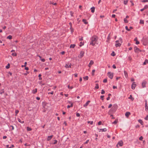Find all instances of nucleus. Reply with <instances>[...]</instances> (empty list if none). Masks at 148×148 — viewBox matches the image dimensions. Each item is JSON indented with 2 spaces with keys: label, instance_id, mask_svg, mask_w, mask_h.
<instances>
[{
  "label": "nucleus",
  "instance_id": "obj_1",
  "mask_svg": "<svg viewBox=\"0 0 148 148\" xmlns=\"http://www.w3.org/2000/svg\"><path fill=\"white\" fill-rule=\"evenodd\" d=\"M98 39V38L96 36H93L90 39L91 41L90 45L94 46Z\"/></svg>",
  "mask_w": 148,
  "mask_h": 148
},
{
  "label": "nucleus",
  "instance_id": "obj_2",
  "mask_svg": "<svg viewBox=\"0 0 148 148\" xmlns=\"http://www.w3.org/2000/svg\"><path fill=\"white\" fill-rule=\"evenodd\" d=\"M117 108V105L116 104H114L113 105L111 109L113 111V112H115Z\"/></svg>",
  "mask_w": 148,
  "mask_h": 148
},
{
  "label": "nucleus",
  "instance_id": "obj_3",
  "mask_svg": "<svg viewBox=\"0 0 148 148\" xmlns=\"http://www.w3.org/2000/svg\"><path fill=\"white\" fill-rule=\"evenodd\" d=\"M107 75L109 77L110 79H112L113 76V73H112L110 72H109L107 73Z\"/></svg>",
  "mask_w": 148,
  "mask_h": 148
},
{
  "label": "nucleus",
  "instance_id": "obj_4",
  "mask_svg": "<svg viewBox=\"0 0 148 148\" xmlns=\"http://www.w3.org/2000/svg\"><path fill=\"white\" fill-rule=\"evenodd\" d=\"M134 52L136 53H138L139 52H141L142 51L140 49L136 46L134 47Z\"/></svg>",
  "mask_w": 148,
  "mask_h": 148
},
{
  "label": "nucleus",
  "instance_id": "obj_5",
  "mask_svg": "<svg viewBox=\"0 0 148 148\" xmlns=\"http://www.w3.org/2000/svg\"><path fill=\"white\" fill-rule=\"evenodd\" d=\"M123 142L121 140L116 145V147H119V146L120 147L122 146H123Z\"/></svg>",
  "mask_w": 148,
  "mask_h": 148
},
{
  "label": "nucleus",
  "instance_id": "obj_6",
  "mask_svg": "<svg viewBox=\"0 0 148 148\" xmlns=\"http://www.w3.org/2000/svg\"><path fill=\"white\" fill-rule=\"evenodd\" d=\"M136 83L133 82L131 85V88L133 90H134L135 87H136Z\"/></svg>",
  "mask_w": 148,
  "mask_h": 148
},
{
  "label": "nucleus",
  "instance_id": "obj_7",
  "mask_svg": "<svg viewBox=\"0 0 148 148\" xmlns=\"http://www.w3.org/2000/svg\"><path fill=\"white\" fill-rule=\"evenodd\" d=\"M114 113L115 112H113V111L110 109L108 111V114L110 115V116H113L112 114Z\"/></svg>",
  "mask_w": 148,
  "mask_h": 148
},
{
  "label": "nucleus",
  "instance_id": "obj_8",
  "mask_svg": "<svg viewBox=\"0 0 148 148\" xmlns=\"http://www.w3.org/2000/svg\"><path fill=\"white\" fill-rule=\"evenodd\" d=\"M84 51H81L80 52V57H79L80 58H82L84 56Z\"/></svg>",
  "mask_w": 148,
  "mask_h": 148
},
{
  "label": "nucleus",
  "instance_id": "obj_9",
  "mask_svg": "<svg viewBox=\"0 0 148 148\" xmlns=\"http://www.w3.org/2000/svg\"><path fill=\"white\" fill-rule=\"evenodd\" d=\"M71 64L70 63V64H69L68 63V64H66L65 65V67H66V68H71Z\"/></svg>",
  "mask_w": 148,
  "mask_h": 148
},
{
  "label": "nucleus",
  "instance_id": "obj_10",
  "mask_svg": "<svg viewBox=\"0 0 148 148\" xmlns=\"http://www.w3.org/2000/svg\"><path fill=\"white\" fill-rule=\"evenodd\" d=\"M99 132L101 131L102 132H106L107 130V129L106 128L103 129H99Z\"/></svg>",
  "mask_w": 148,
  "mask_h": 148
},
{
  "label": "nucleus",
  "instance_id": "obj_11",
  "mask_svg": "<svg viewBox=\"0 0 148 148\" xmlns=\"http://www.w3.org/2000/svg\"><path fill=\"white\" fill-rule=\"evenodd\" d=\"M53 136V135L48 136L47 137V141H49L51 139Z\"/></svg>",
  "mask_w": 148,
  "mask_h": 148
},
{
  "label": "nucleus",
  "instance_id": "obj_12",
  "mask_svg": "<svg viewBox=\"0 0 148 148\" xmlns=\"http://www.w3.org/2000/svg\"><path fill=\"white\" fill-rule=\"evenodd\" d=\"M90 102V101H87L85 103V104H84L83 106L84 107H86L89 104V103Z\"/></svg>",
  "mask_w": 148,
  "mask_h": 148
},
{
  "label": "nucleus",
  "instance_id": "obj_13",
  "mask_svg": "<svg viewBox=\"0 0 148 148\" xmlns=\"http://www.w3.org/2000/svg\"><path fill=\"white\" fill-rule=\"evenodd\" d=\"M117 42H119L121 43L122 42V39L121 38H120L118 40H117L116 41V43H117Z\"/></svg>",
  "mask_w": 148,
  "mask_h": 148
},
{
  "label": "nucleus",
  "instance_id": "obj_14",
  "mask_svg": "<svg viewBox=\"0 0 148 148\" xmlns=\"http://www.w3.org/2000/svg\"><path fill=\"white\" fill-rule=\"evenodd\" d=\"M37 92V88H35L34 90H32V92L34 94H36Z\"/></svg>",
  "mask_w": 148,
  "mask_h": 148
},
{
  "label": "nucleus",
  "instance_id": "obj_15",
  "mask_svg": "<svg viewBox=\"0 0 148 148\" xmlns=\"http://www.w3.org/2000/svg\"><path fill=\"white\" fill-rule=\"evenodd\" d=\"M115 46L116 47H120L121 46V43L119 42H117V43H116L115 44Z\"/></svg>",
  "mask_w": 148,
  "mask_h": 148
},
{
  "label": "nucleus",
  "instance_id": "obj_16",
  "mask_svg": "<svg viewBox=\"0 0 148 148\" xmlns=\"http://www.w3.org/2000/svg\"><path fill=\"white\" fill-rule=\"evenodd\" d=\"M134 41H135L136 42V45H138L139 44V41H138L137 40V38H136L134 39Z\"/></svg>",
  "mask_w": 148,
  "mask_h": 148
},
{
  "label": "nucleus",
  "instance_id": "obj_17",
  "mask_svg": "<svg viewBox=\"0 0 148 148\" xmlns=\"http://www.w3.org/2000/svg\"><path fill=\"white\" fill-rule=\"evenodd\" d=\"M82 21L85 24H88V22L87 21V20L85 19H83L82 20Z\"/></svg>",
  "mask_w": 148,
  "mask_h": 148
},
{
  "label": "nucleus",
  "instance_id": "obj_18",
  "mask_svg": "<svg viewBox=\"0 0 148 148\" xmlns=\"http://www.w3.org/2000/svg\"><path fill=\"white\" fill-rule=\"evenodd\" d=\"M124 75L125 77L126 78H127L128 77V74L127 72L125 71H124Z\"/></svg>",
  "mask_w": 148,
  "mask_h": 148
},
{
  "label": "nucleus",
  "instance_id": "obj_19",
  "mask_svg": "<svg viewBox=\"0 0 148 148\" xmlns=\"http://www.w3.org/2000/svg\"><path fill=\"white\" fill-rule=\"evenodd\" d=\"M95 7H93L91 8V12L92 13H94L95 12Z\"/></svg>",
  "mask_w": 148,
  "mask_h": 148
},
{
  "label": "nucleus",
  "instance_id": "obj_20",
  "mask_svg": "<svg viewBox=\"0 0 148 148\" xmlns=\"http://www.w3.org/2000/svg\"><path fill=\"white\" fill-rule=\"evenodd\" d=\"M75 46V44H71L70 45V48H74Z\"/></svg>",
  "mask_w": 148,
  "mask_h": 148
},
{
  "label": "nucleus",
  "instance_id": "obj_21",
  "mask_svg": "<svg viewBox=\"0 0 148 148\" xmlns=\"http://www.w3.org/2000/svg\"><path fill=\"white\" fill-rule=\"evenodd\" d=\"M146 82H143L142 84V86L143 88H144L145 87Z\"/></svg>",
  "mask_w": 148,
  "mask_h": 148
},
{
  "label": "nucleus",
  "instance_id": "obj_22",
  "mask_svg": "<svg viewBox=\"0 0 148 148\" xmlns=\"http://www.w3.org/2000/svg\"><path fill=\"white\" fill-rule=\"evenodd\" d=\"M17 120H18V121L19 122L21 123H22V124L24 122V121H21V119L19 118H18L17 119Z\"/></svg>",
  "mask_w": 148,
  "mask_h": 148
},
{
  "label": "nucleus",
  "instance_id": "obj_23",
  "mask_svg": "<svg viewBox=\"0 0 148 148\" xmlns=\"http://www.w3.org/2000/svg\"><path fill=\"white\" fill-rule=\"evenodd\" d=\"M138 122L141 124V125H143V123L142 120L141 119H139L138 120Z\"/></svg>",
  "mask_w": 148,
  "mask_h": 148
},
{
  "label": "nucleus",
  "instance_id": "obj_24",
  "mask_svg": "<svg viewBox=\"0 0 148 148\" xmlns=\"http://www.w3.org/2000/svg\"><path fill=\"white\" fill-rule=\"evenodd\" d=\"M130 115V112H127L125 114V116L127 117H128Z\"/></svg>",
  "mask_w": 148,
  "mask_h": 148
},
{
  "label": "nucleus",
  "instance_id": "obj_25",
  "mask_svg": "<svg viewBox=\"0 0 148 148\" xmlns=\"http://www.w3.org/2000/svg\"><path fill=\"white\" fill-rule=\"evenodd\" d=\"M27 130L28 131H30L32 130L31 128L29 127H27L26 128Z\"/></svg>",
  "mask_w": 148,
  "mask_h": 148
},
{
  "label": "nucleus",
  "instance_id": "obj_26",
  "mask_svg": "<svg viewBox=\"0 0 148 148\" xmlns=\"http://www.w3.org/2000/svg\"><path fill=\"white\" fill-rule=\"evenodd\" d=\"M148 63V60L147 59L145 60L143 63L144 65H146L147 63Z\"/></svg>",
  "mask_w": 148,
  "mask_h": 148
},
{
  "label": "nucleus",
  "instance_id": "obj_27",
  "mask_svg": "<svg viewBox=\"0 0 148 148\" xmlns=\"http://www.w3.org/2000/svg\"><path fill=\"white\" fill-rule=\"evenodd\" d=\"M96 86L95 87V88L96 89H98L99 88V84H96Z\"/></svg>",
  "mask_w": 148,
  "mask_h": 148
},
{
  "label": "nucleus",
  "instance_id": "obj_28",
  "mask_svg": "<svg viewBox=\"0 0 148 148\" xmlns=\"http://www.w3.org/2000/svg\"><path fill=\"white\" fill-rule=\"evenodd\" d=\"M10 64L9 63H8L7 65L5 66V68L6 69H8L10 68Z\"/></svg>",
  "mask_w": 148,
  "mask_h": 148
},
{
  "label": "nucleus",
  "instance_id": "obj_29",
  "mask_svg": "<svg viewBox=\"0 0 148 148\" xmlns=\"http://www.w3.org/2000/svg\"><path fill=\"white\" fill-rule=\"evenodd\" d=\"M145 110L146 111L148 110V107L147 106V103L145 104Z\"/></svg>",
  "mask_w": 148,
  "mask_h": 148
},
{
  "label": "nucleus",
  "instance_id": "obj_30",
  "mask_svg": "<svg viewBox=\"0 0 148 148\" xmlns=\"http://www.w3.org/2000/svg\"><path fill=\"white\" fill-rule=\"evenodd\" d=\"M12 38V36L11 35H9L7 37V38L10 40Z\"/></svg>",
  "mask_w": 148,
  "mask_h": 148
},
{
  "label": "nucleus",
  "instance_id": "obj_31",
  "mask_svg": "<svg viewBox=\"0 0 148 148\" xmlns=\"http://www.w3.org/2000/svg\"><path fill=\"white\" fill-rule=\"evenodd\" d=\"M12 55L13 56H17V54L16 53H12Z\"/></svg>",
  "mask_w": 148,
  "mask_h": 148
},
{
  "label": "nucleus",
  "instance_id": "obj_32",
  "mask_svg": "<svg viewBox=\"0 0 148 148\" xmlns=\"http://www.w3.org/2000/svg\"><path fill=\"white\" fill-rule=\"evenodd\" d=\"M4 92V90L3 89H2L1 90L0 94L1 95Z\"/></svg>",
  "mask_w": 148,
  "mask_h": 148
},
{
  "label": "nucleus",
  "instance_id": "obj_33",
  "mask_svg": "<svg viewBox=\"0 0 148 148\" xmlns=\"http://www.w3.org/2000/svg\"><path fill=\"white\" fill-rule=\"evenodd\" d=\"M94 63V62L93 60H91L89 63V65H92Z\"/></svg>",
  "mask_w": 148,
  "mask_h": 148
},
{
  "label": "nucleus",
  "instance_id": "obj_34",
  "mask_svg": "<svg viewBox=\"0 0 148 148\" xmlns=\"http://www.w3.org/2000/svg\"><path fill=\"white\" fill-rule=\"evenodd\" d=\"M116 54L114 51H113L111 54V55L113 56H115Z\"/></svg>",
  "mask_w": 148,
  "mask_h": 148
},
{
  "label": "nucleus",
  "instance_id": "obj_35",
  "mask_svg": "<svg viewBox=\"0 0 148 148\" xmlns=\"http://www.w3.org/2000/svg\"><path fill=\"white\" fill-rule=\"evenodd\" d=\"M41 74H40L38 75V77H39V80H41L42 79V78L41 77Z\"/></svg>",
  "mask_w": 148,
  "mask_h": 148
},
{
  "label": "nucleus",
  "instance_id": "obj_36",
  "mask_svg": "<svg viewBox=\"0 0 148 148\" xmlns=\"http://www.w3.org/2000/svg\"><path fill=\"white\" fill-rule=\"evenodd\" d=\"M19 112V111L18 110H15V116H16L17 115V114Z\"/></svg>",
  "mask_w": 148,
  "mask_h": 148
},
{
  "label": "nucleus",
  "instance_id": "obj_37",
  "mask_svg": "<svg viewBox=\"0 0 148 148\" xmlns=\"http://www.w3.org/2000/svg\"><path fill=\"white\" fill-rule=\"evenodd\" d=\"M95 69H93L92 70V75H94V73L95 72Z\"/></svg>",
  "mask_w": 148,
  "mask_h": 148
},
{
  "label": "nucleus",
  "instance_id": "obj_38",
  "mask_svg": "<svg viewBox=\"0 0 148 148\" xmlns=\"http://www.w3.org/2000/svg\"><path fill=\"white\" fill-rule=\"evenodd\" d=\"M50 4H52L54 5H57V3H54L53 2H52V1H51L50 2Z\"/></svg>",
  "mask_w": 148,
  "mask_h": 148
},
{
  "label": "nucleus",
  "instance_id": "obj_39",
  "mask_svg": "<svg viewBox=\"0 0 148 148\" xmlns=\"http://www.w3.org/2000/svg\"><path fill=\"white\" fill-rule=\"evenodd\" d=\"M118 121L117 120H116L112 122V123L113 124H116L117 123Z\"/></svg>",
  "mask_w": 148,
  "mask_h": 148
},
{
  "label": "nucleus",
  "instance_id": "obj_40",
  "mask_svg": "<svg viewBox=\"0 0 148 148\" xmlns=\"http://www.w3.org/2000/svg\"><path fill=\"white\" fill-rule=\"evenodd\" d=\"M140 24H144V21L143 20H140Z\"/></svg>",
  "mask_w": 148,
  "mask_h": 148
},
{
  "label": "nucleus",
  "instance_id": "obj_41",
  "mask_svg": "<svg viewBox=\"0 0 148 148\" xmlns=\"http://www.w3.org/2000/svg\"><path fill=\"white\" fill-rule=\"evenodd\" d=\"M124 21L125 23H127L128 22V21L125 18L124 19Z\"/></svg>",
  "mask_w": 148,
  "mask_h": 148
},
{
  "label": "nucleus",
  "instance_id": "obj_42",
  "mask_svg": "<svg viewBox=\"0 0 148 148\" xmlns=\"http://www.w3.org/2000/svg\"><path fill=\"white\" fill-rule=\"evenodd\" d=\"M83 78L84 79H86V80H88V76H86V77H84Z\"/></svg>",
  "mask_w": 148,
  "mask_h": 148
},
{
  "label": "nucleus",
  "instance_id": "obj_43",
  "mask_svg": "<svg viewBox=\"0 0 148 148\" xmlns=\"http://www.w3.org/2000/svg\"><path fill=\"white\" fill-rule=\"evenodd\" d=\"M130 99L133 101L134 100V98L132 97V95H130Z\"/></svg>",
  "mask_w": 148,
  "mask_h": 148
},
{
  "label": "nucleus",
  "instance_id": "obj_44",
  "mask_svg": "<svg viewBox=\"0 0 148 148\" xmlns=\"http://www.w3.org/2000/svg\"><path fill=\"white\" fill-rule=\"evenodd\" d=\"M27 64V62H25L24 64V65H22V67H25V66H26Z\"/></svg>",
  "mask_w": 148,
  "mask_h": 148
},
{
  "label": "nucleus",
  "instance_id": "obj_45",
  "mask_svg": "<svg viewBox=\"0 0 148 148\" xmlns=\"http://www.w3.org/2000/svg\"><path fill=\"white\" fill-rule=\"evenodd\" d=\"M105 93V91L103 90H102L101 91V94H103Z\"/></svg>",
  "mask_w": 148,
  "mask_h": 148
},
{
  "label": "nucleus",
  "instance_id": "obj_46",
  "mask_svg": "<svg viewBox=\"0 0 148 148\" xmlns=\"http://www.w3.org/2000/svg\"><path fill=\"white\" fill-rule=\"evenodd\" d=\"M107 82V79H103V82L104 83Z\"/></svg>",
  "mask_w": 148,
  "mask_h": 148
},
{
  "label": "nucleus",
  "instance_id": "obj_47",
  "mask_svg": "<svg viewBox=\"0 0 148 148\" xmlns=\"http://www.w3.org/2000/svg\"><path fill=\"white\" fill-rule=\"evenodd\" d=\"M58 142L57 140H54V142L53 143V144H57Z\"/></svg>",
  "mask_w": 148,
  "mask_h": 148
},
{
  "label": "nucleus",
  "instance_id": "obj_48",
  "mask_svg": "<svg viewBox=\"0 0 148 148\" xmlns=\"http://www.w3.org/2000/svg\"><path fill=\"white\" fill-rule=\"evenodd\" d=\"M68 88L70 89H72L73 88V87L72 86H70L69 85L68 86Z\"/></svg>",
  "mask_w": 148,
  "mask_h": 148
},
{
  "label": "nucleus",
  "instance_id": "obj_49",
  "mask_svg": "<svg viewBox=\"0 0 148 148\" xmlns=\"http://www.w3.org/2000/svg\"><path fill=\"white\" fill-rule=\"evenodd\" d=\"M104 97V95H101L100 96V99L102 100H103V97Z\"/></svg>",
  "mask_w": 148,
  "mask_h": 148
},
{
  "label": "nucleus",
  "instance_id": "obj_50",
  "mask_svg": "<svg viewBox=\"0 0 148 148\" xmlns=\"http://www.w3.org/2000/svg\"><path fill=\"white\" fill-rule=\"evenodd\" d=\"M143 139V137L142 136H141L139 138V140H142Z\"/></svg>",
  "mask_w": 148,
  "mask_h": 148
},
{
  "label": "nucleus",
  "instance_id": "obj_51",
  "mask_svg": "<svg viewBox=\"0 0 148 148\" xmlns=\"http://www.w3.org/2000/svg\"><path fill=\"white\" fill-rule=\"evenodd\" d=\"M110 39V34H109L108 37L107 39L108 40H109Z\"/></svg>",
  "mask_w": 148,
  "mask_h": 148
},
{
  "label": "nucleus",
  "instance_id": "obj_52",
  "mask_svg": "<svg viewBox=\"0 0 148 148\" xmlns=\"http://www.w3.org/2000/svg\"><path fill=\"white\" fill-rule=\"evenodd\" d=\"M69 103H70L71 104V105H70V106L71 107H73V103H71V101H69Z\"/></svg>",
  "mask_w": 148,
  "mask_h": 148
},
{
  "label": "nucleus",
  "instance_id": "obj_53",
  "mask_svg": "<svg viewBox=\"0 0 148 148\" xmlns=\"http://www.w3.org/2000/svg\"><path fill=\"white\" fill-rule=\"evenodd\" d=\"M76 116L77 117H79L80 116V114L79 113H77Z\"/></svg>",
  "mask_w": 148,
  "mask_h": 148
},
{
  "label": "nucleus",
  "instance_id": "obj_54",
  "mask_svg": "<svg viewBox=\"0 0 148 148\" xmlns=\"http://www.w3.org/2000/svg\"><path fill=\"white\" fill-rule=\"evenodd\" d=\"M127 2H128V1L127 0L125 1H124V3L125 5H126L127 4Z\"/></svg>",
  "mask_w": 148,
  "mask_h": 148
},
{
  "label": "nucleus",
  "instance_id": "obj_55",
  "mask_svg": "<svg viewBox=\"0 0 148 148\" xmlns=\"http://www.w3.org/2000/svg\"><path fill=\"white\" fill-rule=\"evenodd\" d=\"M125 28L128 31H130V29H129L128 27L127 26H126L125 27Z\"/></svg>",
  "mask_w": 148,
  "mask_h": 148
},
{
  "label": "nucleus",
  "instance_id": "obj_56",
  "mask_svg": "<svg viewBox=\"0 0 148 148\" xmlns=\"http://www.w3.org/2000/svg\"><path fill=\"white\" fill-rule=\"evenodd\" d=\"M148 8V5H145L144 6V9H147Z\"/></svg>",
  "mask_w": 148,
  "mask_h": 148
},
{
  "label": "nucleus",
  "instance_id": "obj_57",
  "mask_svg": "<svg viewBox=\"0 0 148 148\" xmlns=\"http://www.w3.org/2000/svg\"><path fill=\"white\" fill-rule=\"evenodd\" d=\"M80 43V44H82V45L81 44L79 45V46L80 47H82V45H84V43H82V42H81Z\"/></svg>",
  "mask_w": 148,
  "mask_h": 148
},
{
  "label": "nucleus",
  "instance_id": "obj_58",
  "mask_svg": "<svg viewBox=\"0 0 148 148\" xmlns=\"http://www.w3.org/2000/svg\"><path fill=\"white\" fill-rule=\"evenodd\" d=\"M70 14L71 15V16H73V12L72 11H70Z\"/></svg>",
  "mask_w": 148,
  "mask_h": 148
},
{
  "label": "nucleus",
  "instance_id": "obj_59",
  "mask_svg": "<svg viewBox=\"0 0 148 148\" xmlns=\"http://www.w3.org/2000/svg\"><path fill=\"white\" fill-rule=\"evenodd\" d=\"M12 127V130H14V127L12 125H10V127Z\"/></svg>",
  "mask_w": 148,
  "mask_h": 148
},
{
  "label": "nucleus",
  "instance_id": "obj_60",
  "mask_svg": "<svg viewBox=\"0 0 148 148\" xmlns=\"http://www.w3.org/2000/svg\"><path fill=\"white\" fill-rule=\"evenodd\" d=\"M145 119L146 120H147L148 119V115H147L146 117H145Z\"/></svg>",
  "mask_w": 148,
  "mask_h": 148
},
{
  "label": "nucleus",
  "instance_id": "obj_61",
  "mask_svg": "<svg viewBox=\"0 0 148 148\" xmlns=\"http://www.w3.org/2000/svg\"><path fill=\"white\" fill-rule=\"evenodd\" d=\"M14 147V145H12L10 147H8V148H13V147Z\"/></svg>",
  "mask_w": 148,
  "mask_h": 148
},
{
  "label": "nucleus",
  "instance_id": "obj_62",
  "mask_svg": "<svg viewBox=\"0 0 148 148\" xmlns=\"http://www.w3.org/2000/svg\"><path fill=\"white\" fill-rule=\"evenodd\" d=\"M89 141V140H87L84 143V144H87L88 143V142Z\"/></svg>",
  "mask_w": 148,
  "mask_h": 148
},
{
  "label": "nucleus",
  "instance_id": "obj_63",
  "mask_svg": "<svg viewBox=\"0 0 148 148\" xmlns=\"http://www.w3.org/2000/svg\"><path fill=\"white\" fill-rule=\"evenodd\" d=\"M40 60L42 62H45V59L44 58H43V59H41Z\"/></svg>",
  "mask_w": 148,
  "mask_h": 148
},
{
  "label": "nucleus",
  "instance_id": "obj_64",
  "mask_svg": "<svg viewBox=\"0 0 148 148\" xmlns=\"http://www.w3.org/2000/svg\"><path fill=\"white\" fill-rule=\"evenodd\" d=\"M143 2H148V0H143L142 1Z\"/></svg>",
  "mask_w": 148,
  "mask_h": 148
}]
</instances>
